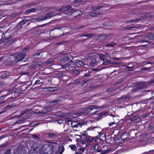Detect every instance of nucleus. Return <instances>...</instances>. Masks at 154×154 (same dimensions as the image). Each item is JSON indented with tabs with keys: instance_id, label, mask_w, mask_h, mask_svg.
<instances>
[{
	"instance_id": "obj_31",
	"label": "nucleus",
	"mask_w": 154,
	"mask_h": 154,
	"mask_svg": "<svg viewBox=\"0 0 154 154\" xmlns=\"http://www.w3.org/2000/svg\"><path fill=\"white\" fill-rule=\"evenodd\" d=\"M84 138L85 139L88 143H91V137L89 136H87L85 137H84Z\"/></svg>"
},
{
	"instance_id": "obj_60",
	"label": "nucleus",
	"mask_w": 154,
	"mask_h": 154,
	"mask_svg": "<svg viewBox=\"0 0 154 154\" xmlns=\"http://www.w3.org/2000/svg\"><path fill=\"white\" fill-rule=\"evenodd\" d=\"M80 82L79 80H77L76 81H75V84L76 85H77L80 83Z\"/></svg>"
},
{
	"instance_id": "obj_58",
	"label": "nucleus",
	"mask_w": 154,
	"mask_h": 154,
	"mask_svg": "<svg viewBox=\"0 0 154 154\" xmlns=\"http://www.w3.org/2000/svg\"><path fill=\"white\" fill-rule=\"evenodd\" d=\"M8 95L7 94H6L5 95H2L0 97V99H1L2 98H4L5 97H6Z\"/></svg>"
},
{
	"instance_id": "obj_40",
	"label": "nucleus",
	"mask_w": 154,
	"mask_h": 154,
	"mask_svg": "<svg viewBox=\"0 0 154 154\" xmlns=\"http://www.w3.org/2000/svg\"><path fill=\"white\" fill-rule=\"evenodd\" d=\"M87 135L88 134L86 133V131H85L81 134L80 137H83L84 138V137H85L87 136H88Z\"/></svg>"
},
{
	"instance_id": "obj_59",
	"label": "nucleus",
	"mask_w": 154,
	"mask_h": 154,
	"mask_svg": "<svg viewBox=\"0 0 154 154\" xmlns=\"http://www.w3.org/2000/svg\"><path fill=\"white\" fill-rule=\"evenodd\" d=\"M141 42L142 43H145V42L148 43V42L146 40H144L141 41Z\"/></svg>"
},
{
	"instance_id": "obj_9",
	"label": "nucleus",
	"mask_w": 154,
	"mask_h": 154,
	"mask_svg": "<svg viewBox=\"0 0 154 154\" xmlns=\"http://www.w3.org/2000/svg\"><path fill=\"white\" fill-rule=\"evenodd\" d=\"M0 34H1L2 35V39L0 40V44H1L5 40L8 39L11 37V35L9 33V30H8L4 34L2 32H0Z\"/></svg>"
},
{
	"instance_id": "obj_55",
	"label": "nucleus",
	"mask_w": 154,
	"mask_h": 154,
	"mask_svg": "<svg viewBox=\"0 0 154 154\" xmlns=\"http://www.w3.org/2000/svg\"><path fill=\"white\" fill-rule=\"evenodd\" d=\"M58 122L61 124H63V121L61 120H59L58 121Z\"/></svg>"
},
{
	"instance_id": "obj_27",
	"label": "nucleus",
	"mask_w": 154,
	"mask_h": 154,
	"mask_svg": "<svg viewBox=\"0 0 154 154\" xmlns=\"http://www.w3.org/2000/svg\"><path fill=\"white\" fill-rule=\"evenodd\" d=\"M82 113L81 112H74L71 114V116L73 117H76L80 116Z\"/></svg>"
},
{
	"instance_id": "obj_47",
	"label": "nucleus",
	"mask_w": 154,
	"mask_h": 154,
	"mask_svg": "<svg viewBox=\"0 0 154 154\" xmlns=\"http://www.w3.org/2000/svg\"><path fill=\"white\" fill-rule=\"evenodd\" d=\"M116 124L114 122L112 121V122H110L109 123V126H111L113 125H115Z\"/></svg>"
},
{
	"instance_id": "obj_54",
	"label": "nucleus",
	"mask_w": 154,
	"mask_h": 154,
	"mask_svg": "<svg viewBox=\"0 0 154 154\" xmlns=\"http://www.w3.org/2000/svg\"><path fill=\"white\" fill-rule=\"evenodd\" d=\"M29 118V116H28L26 115V116H25L23 117V119H23V120H22L23 121L25 119H28Z\"/></svg>"
},
{
	"instance_id": "obj_39",
	"label": "nucleus",
	"mask_w": 154,
	"mask_h": 154,
	"mask_svg": "<svg viewBox=\"0 0 154 154\" xmlns=\"http://www.w3.org/2000/svg\"><path fill=\"white\" fill-rule=\"evenodd\" d=\"M148 130L149 131H152L153 129L152 125V124H150L148 127Z\"/></svg>"
},
{
	"instance_id": "obj_10",
	"label": "nucleus",
	"mask_w": 154,
	"mask_h": 154,
	"mask_svg": "<svg viewBox=\"0 0 154 154\" xmlns=\"http://www.w3.org/2000/svg\"><path fill=\"white\" fill-rule=\"evenodd\" d=\"M137 88L132 90V93L135 92L140 90L143 89L147 87V84L145 83L139 82L137 83Z\"/></svg>"
},
{
	"instance_id": "obj_15",
	"label": "nucleus",
	"mask_w": 154,
	"mask_h": 154,
	"mask_svg": "<svg viewBox=\"0 0 154 154\" xmlns=\"http://www.w3.org/2000/svg\"><path fill=\"white\" fill-rule=\"evenodd\" d=\"M36 106H33L32 109H27L26 110H24L20 114V116H21L22 115H23L25 113H28V112H30V111L32 110H35L34 111L33 113L35 114H38L37 113H35L36 112L38 111V110L36 109L37 108L35 107H36Z\"/></svg>"
},
{
	"instance_id": "obj_33",
	"label": "nucleus",
	"mask_w": 154,
	"mask_h": 154,
	"mask_svg": "<svg viewBox=\"0 0 154 154\" xmlns=\"http://www.w3.org/2000/svg\"><path fill=\"white\" fill-rule=\"evenodd\" d=\"M65 28V27H60L59 28H55L54 29L52 30H51L50 31V35H51V34L53 33V32L54 31V30H56V29H58L59 30H63V29H64Z\"/></svg>"
},
{
	"instance_id": "obj_5",
	"label": "nucleus",
	"mask_w": 154,
	"mask_h": 154,
	"mask_svg": "<svg viewBox=\"0 0 154 154\" xmlns=\"http://www.w3.org/2000/svg\"><path fill=\"white\" fill-rule=\"evenodd\" d=\"M69 14V17H71V16L72 17L71 20H73L75 18L77 19L79 18L82 15V13L80 11L76 10L75 9L71 8Z\"/></svg>"
},
{
	"instance_id": "obj_48",
	"label": "nucleus",
	"mask_w": 154,
	"mask_h": 154,
	"mask_svg": "<svg viewBox=\"0 0 154 154\" xmlns=\"http://www.w3.org/2000/svg\"><path fill=\"white\" fill-rule=\"evenodd\" d=\"M22 121V120H18L14 122V125H16L17 124L20 123H21V122Z\"/></svg>"
},
{
	"instance_id": "obj_34",
	"label": "nucleus",
	"mask_w": 154,
	"mask_h": 154,
	"mask_svg": "<svg viewBox=\"0 0 154 154\" xmlns=\"http://www.w3.org/2000/svg\"><path fill=\"white\" fill-rule=\"evenodd\" d=\"M10 75V73L9 72H5L2 75V77L3 78H5L8 77Z\"/></svg>"
},
{
	"instance_id": "obj_20",
	"label": "nucleus",
	"mask_w": 154,
	"mask_h": 154,
	"mask_svg": "<svg viewBox=\"0 0 154 154\" xmlns=\"http://www.w3.org/2000/svg\"><path fill=\"white\" fill-rule=\"evenodd\" d=\"M64 150V146L62 145H60L58 147V151L56 152L55 154H62Z\"/></svg>"
},
{
	"instance_id": "obj_18",
	"label": "nucleus",
	"mask_w": 154,
	"mask_h": 154,
	"mask_svg": "<svg viewBox=\"0 0 154 154\" xmlns=\"http://www.w3.org/2000/svg\"><path fill=\"white\" fill-rule=\"evenodd\" d=\"M75 64H76V66L77 67L79 68L86 65L85 62L81 60H76L75 62H74Z\"/></svg>"
},
{
	"instance_id": "obj_8",
	"label": "nucleus",
	"mask_w": 154,
	"mask_h": 154,
	"mask_svg": "<svg viewBox=\"0 0 154 154\" xmlns=\"http://www.w3.org/2000/svg\"><path fill=\"white\" fill-rule=\"evenodd\" d=\"M73 65L75 66V65L73 62V61L72 60H70L68 63L64 65L61 66L62 67L64 68H66V67H68L67 69L68 70L72 71L74 70L75 68L74 66H71V65Z\"/></svg>"
},
{
	"instance_id": "obj_30",
	"label": "nucleus",
	"mask_w": 154,
	"mask_h": 154,
	"mask_svg": "<svg viewBox=\"0 0 154 154\" xmlns=\"http://www.w3.org/2000/svg\"><path fill=\"white\" fill-rule=\"evenodd\" d=\"M36 9L35 8H32L30 9H28L26 10V13L27 14H29L31 12H33L35 11Z\"/></svg>"
},
{
	"instance_id": "obj_42",
	"label": "nucleus",
	"mask_w": 154,
	"mask_h": 154,
	"mask_svg": "<svg viewBox=\"0 0 154 154\" xmlns=\"http://www.w3.org/2000/svg\"><path fill=\"white\" fill-rule=\"evenodd\" d=\"M126 133H123L122 134V136H121V138L122 139H123L124 140H125L126 138L127 137V136H125L126 135Z\"/></svg>"
},
{
	"instance_id": "obj_16",
	"label": "nucleus",
	"mask_w": 154,
	"mask_h": 154,
	"mask_svg": "<svg viewBox=\"0 0 154 154\" xmlns=\"http://www.w3.org/2000/svg\"><path fill=\"white\" fill-rule=\"evenodd\" d=\"M91 150L93 151V152H100L102 151V150L101 149H99L98 145L97 144L94 145L92 146L91 147Z\"/></svg>"
},
{
	"instance_id": "obj_38",
	"label": "nucleus",
	"mask_w": 154,
	"mask_h": 154,
	"mask_svg": "<svg viewBox=\"0 0 154 154\" xmlns=\"http://www.w3.org/2000/svg\"><path fill=\"white\" fill-rule=\"evenodd\" d=\"M26 20H23L21 21L19 23V24L22 26L26 24Z\"/></svg>"
},
{
	"instance_id": "obj_1",
	"label": "nucleus",
	"mask_w": 154,
	"mask_h": 154,
	"mask_svg": "<svg viewBox=\"0 0 154 154\" xmlns=\"http://www.w3.org/2000/svg\"><path fill=\"white\" fill-rule=\"evenodd\" d=\"M48 144H44L41 148L40 154H51L52 153L54 148L56 146V143L50 142Z\"/></svg>"
},
{
	"instance_id": "obj_25",
	"label": "nucleus",
	"mask_w": 154,
	"mask_h": 154,
	"mask_svg": "<svg viewBox=\"0 0 154 154\" xmlns=\"http://www.w3.org/2000/svg\"><path fill=\"white\" fill-rule=\"evenodd\" d=\"M116 43L115 42H113L112 43H110L105 44L104 46L106 47H113L116 44Z\"/></svg>"
},
{
	"instance_id": "obj_46",
	"label": "nucleus",
	"mask_w": 154,
	"mask_h": 154,
	"mask_svg": "<svg viewBox=\"0 0 154 154\" xmlns=\"http://www.w3.org/2000/svg\"><path fill=\"white\" fill-rule=\"evenodd\" d=\"M72 120V119L70 118H66L65 119V122H70Z\"/></svg>"
},
{
	"instance_id": "obj_62",
	"label": "nucleus",
	"mask_w": 154,
	"mask_h": 154,
	"mask_svg": "<svg viewBox=\"0 0 154 154\" xmlns=\"http://www.w3.org/2000/svg\"><path fill=\"white\" fill-rule=\"evenodd\" d=\"M136 117L135 116H134L133 115H131V120H132V119H134Z\"/></svg>"
},
{
	"instance_id": "obj_53",
	"label": "nucleus",
	"mask_w": 154,
	"mask_h": 154,
	"mask_svg": "<svg viewBox=\"0 0 154 154\" xmlns=\"http://www.w3.org/2000/svg\"><path fill=\"white\" fill-rule=\"evenodd\" d=\"M128 97L127 96H125L124 95L122 96L121 97L119 98V99H123L124 100H125V99L127 98Z\"/></svg>"
},
{
	"instance_id": "obj_2",
	"label": "nucleus",
	"mask_w": 154,
	"mask_h": 154,
	"mask_svg": "<svg viewBox=\"0 0 154 154\" xmlns=\"http://www.w3.org/2000/svg\"><path fill=\"white\" fill-rule=\"evenodd\" d=\"M87 60L88 61L89 66H94L100 64V62L97 61L98 58L95 55L94 53L88 54L87 56Z\"/></svg>"
},
{
	"instance_id": "obj_36",
	"label": "nucleus",
	"mask_w": 154,
	"mask_h": 154,
	"mask_svg": "<svg viewBox=\"0 0 154 154\" xmlns=\"http://www.w3.org/2000/svg\"><path fill=\"white\" fill-rule=\"evenodd\" d=\"M69 147L72 150H75L76 149V147L75 145H71L69 146Z\"/></svg>"
},
{
	"instance_id": "obj_17",
	"label": "nucleus",
	"mask_w": 154,
	"mask_h": 154,
	"mask_svg": "<svg viewBox=\"0 0 154 154\" xmlns=\"http://www.w3.org/2000/svg\"><path fill=\"white\" fill-rule=\"evenodd\" d=\"M71 6L70 5L64 6L59 9L58 11L61 12H65L69 10L70 11L71 9Z\"/></svg>"
},
{
	"instance_id": "obj_49",
	"label": "nucleus",
	"mask_w": 154,
	"mask_h": 154,
	"mask_svg": "<svg viewBox=\"0 0 154 154\" xmlns=\"http://www.w3.org/2000/svg\"><path fill=\"white\" fill-rule=\"evenodd\" d=\"M17 40V39L16 38H13L11 40H9V42L11 43L15 42Z\"/></svg>"
},
{
	"instance_id": "obj_7",
	"label": "nucleus",
	"mask_w": 154,
	"mask_h": 154,
	"mask_svg": "<svg viewBox=\"0 0 154 154\" xmlns=\"http://www.w3.org/2000/svg\"><path fill=\"white\" fill-rule=\"evenodd\" d=\"M104 7L103 6H97L93 8V12L90 14L92 17H97L100 15L102 14L103 12L100 11H95L101 8Z\"/></svg>"
},
{
	"instance_id": "obj_19",
	"label": "nucleus",
	"mask_w": 154,
	"mask_h": 154,
	"mask_svg": "<svg viewBox=\"0 0 154 154\" xmlns=\"http://www.w3.org/2000/svg\"><path fill=\"white\" fill-rule=\"evenodd\" d=\"M84 125V123H77L75 122H73L71 123V125L73 128L81 127L82 125Z\"/></svg>"
},
{
	"instance_id": "obj_61",
	"label": "nucleus",
	"mask_w": 154,
	"mask_h": 154,
	"mask_svg": "<svg viewBox=\"0 0 154 154\" xmlns=\"http://www.w3.org/2000/svg\"><path fill=\"white\" fill-rule=\"evenodd\" d=\"M60 101V100H56L54 101V102L55 103H58Z\"/></svg>"
},
{
	"instance_id": "obj_32",
	"label": "nucleus",
	"mask_w": 154,
	"mask_h": 154,
	"mask_svg": "<svg viewBox=\"0 0 154 154\" xmlns=\"http://www.w3.org/2000/svg\"><path fill=\"white\" fill-rule=\"evenodd\" d=\"M140 20L139 19H136V20H131L129 21H128L126 22L127 23H128L130 22H134V23H137L138 21H140Z\"/></svg>"
},
{
	"instance_id": "obj_43",
	"label": "nucleus",
	"mask_w": 154,
	"mask_h": 154,
	"mask_svg": "<svg viewBox=\"0 0 154 154\" xmlns=\"http://www.w3.org/2000/svg\"><path fill=\"white\" fill-rule=\"evenodd\" d=\"M151 67H144L141 69V70L143 71H146L149 70L151 69Z\"/></svg>"
},
{
	"instance_id": "obj_29",
	"label": "nucleus",
	"mask_w": 154,
	"mask_h": 154,
	"mask_svg": "<svg viewBox=\"0 0 154 154\" xmlns=\"http://www.w3.org/2000/svg\"><path fill=\"white\" fill-rule=\"evenodd\" d=\"M96 35V34L94 33H91L86 34V37H87V38H90L93 37Z\"/></svg>"
},
{
	"instance_id": "obj_14",
	"label": "nucleus",
	"mask_w": 154,
	"mask_h": 154,
	"mask_svg": "<svg viewBox=\"0 0 154 154\" xmlns=\"http://www.w3.org/2000/svg\"><path fill=\"white\" fill-rule=\"evenodd\" d=\"M15 55H16V58L18 62L23 60L26 54L23 52H17Z\"/></svg>"
},
{
	"instance_id": "obj_63",
	"label": "nucleus",
	"mask_w": 154,
	"mask_h": 154,
	"mask_svg": "<svg viewBox=\"0 0 154 154\" xmlns=\"http://www.w3.org/2000/svg\"><path fill=\"white\" fill-rule=\"evenodd\" d=\"M114 59L115 60H120V59L119 58H116V57L114 58Z\"/></svg>"
},
{
	"instance_id": "obj_3",
	"label": "nucleus",
	"mask_w": 154,
	"mask_h": 154,
	"mask_svg": "<svg viewBox=\"0 0 154 154\" xmlns=\"http://www.w3.org/2000/svg\"><path fill=\"white\" fill-rule=\"evenodd\" d=\"M101 107H99L96 105L86 106L84 108L85 112L90 115L96 114L98 111L97 110V109H100Z\"/></svg>"
},
{
	"instance_id": "obj_56",
	"label": "nucleus",
	"mask_w": 154,
	"mask_h": 154,
	"mask_svg": "<svg viewBox=\"0 0 154 154\" xmlns=\"http://www.w3.org/2000/svg\"><path fill=\"white\" fill-rule=\"evenodd\" d=\"M41 54V53L36 54H35L33 56H34L35 58V57H36L37 56H39Z\"/></svg>"
},
{
	"instance_id": "obj_11",
	"label": "nucleus",
	"mask_w": 154,
	"mask_h": 154,
	"mask_svg": "<svg viewBox=\"0 0 154 154\" xmlns=\"http://www.w3.org/2000/svg\"><path fill=\"white\" fill-rule=\"evenodd\" d=\"M99 138L100 140H103L106 139L105 135L104 134H101L100 136L98 135L94 137H91L92 139H91V143H94L97 142Z\"/></svg>"
},
{
	"instance_id": "obj_52",
	"label": "nucleus",
	"mask_w": 154,
	"mask_h": 154,
	"mask_svg": "<svg viewBox=\"0 0 154 154\" xmlns=\"http://www.w3.org/2000/svg\"><path fill=\"white\" fill-rule=\"evenodd\" d=\"M29 49L28 48H26L23 49V50L21 52H23L24 53H25V52L26 51L28 50Z\"/></svg>"
},
{
	"instance_id": "obj_64",
	"label": "nucleus",
	"mask_w": 154,
	"mask_h": 154,
	"mask_svg": "<svg viewBox=\"0 0 154 154\" xmlns=\"http://www.w3.org/2000/svg\"><path fill=\"white\" fill-rule=\"evenodd\" d=\"M150 103H154V100H152L150 101Z\"/></svg>"
},
{
	"instance_id": "obj_41",
	"label": "nucleus",
	"mask_w": 154,
	"mask_h": 154,
	"mask_svg": "<svg viewBox=\"0 0 154 154\" xmlns=\"http://www.w3.org/2000/svg\"><path fill=\"white\" fill-rule=\"evenodd\" d=\"M88 73L89 71L88 70H86V73H85V74L83 75V76L85 77H89L90 76V75Z\"/></svg>"
},
{
	"instance_id": "obj_26",
	"label": "nucleus",
	"mask_w": 154,
	"mask_h": 154,
	"mask_svg": "<svg viewBox=\"0 0 154 154\" xmlns=\"http://www.w3.org/2000/svg\"><path fill=\"white\" fill-rule=\"evenodd\" d=\"M148 38L151 40H154V34L152 33H149L147 35Z\"/></svg>"
},
{
	"instance_id": "obj_22",
	"label": "nucleus",
	"mask_w": 154,
	"mask_h": 154,
	"mask_svg": "<svg viewBox=\"0 0 154 154\" xmlns=\"http://www.w3.org/2000/svg\"><path fill=\"white\" fill-rule=\"evenodd\" d=\"M85 149L83 147H79L76 150L75 153L76 154H82L84 152Z\"/></svg>"
},
{
	"instance_id": "obj_57",
	"label": "nucleus",
	"mask_w": 154,
	"mask_h": 154,
	"mask_svg": "<svg viewBox=\"0 0 154 154\" xmlns=\"http://www.w3.org/2000/svg\"><path fill=\"white\" fill-rule=\"evenodd\" d=\"M4 154H10V152L8 150L6 151Z\"/></svg>"
},
{
	"instance_id": "obj_51",
	"label": "nucleus",
	"mask_w": 154,
	"mask_h": 154,
	"mask_svg": "<svg viewBox=\"0 0 154 154\" xmlns=\"http://www.w3.org/2000/svg\"><path fill=\"white\" fill-rule=\"evenodd\" d=\"M139 28V27H135V26H133V27H127L126 29H131L132 28Z\"/></svg>"
},
{
	"instance_id": "obj_50",
	"label": "nucleus",
	"mask_w": 154,
	"mask_h": 154,
	"mask_svg": "<svg viewBox=\"0 0 154 154\" xmlns=\"http://www.w3.org/2000/svg\"><path fill=\"white\" fill-rule=\"evenodd\" d=\"M32 137L34 138H38L39 137L36 134H32Z\"/></svg>"
},
{
	"instance_id": "obj_28",
	"label": "nucleus",
	"mask_w": 154,
	"mask_h": 154,
	"mask_svg": "<svg viewBox=\"0 0 154 154\" xmlns=\"http://www.w3.org/2000/svg\"><path fill=\"white\" fill-rule=\"evenodd\" d=\"M111 119L113 120V121L116 123H117L119 122V119H118V117L116 116H111Z\"/></svg>"
},
{
	"instance_id": "obj_23",
	"label": "nucleus",
	"mask_w": 154,
	"mask_h": 154,
	"mask_svg": "<svg viewBox=\"0 0 154 154\" xmlns=\"http://www.w3.org/2000/svg\"><path fill=\"white\" fill-rule=\"evenodd\" d=\"M111 35V34H101L99 35V37L100 38L104 40L108 37Z\"/></svg>"
},
{
	"instance_id": "obj_12",
	"label": "nucleus",
	"mask_w": 154,
	"mask_h": 154,
	"mask_svg": "<svg viewBox=\"0 0 154 154\" xmlns=\"http://www.w3.org/2000/svg\"><path fill=\"white\" fill-rule=\"evenodd\" d=\"M8 61L11 64H15L18 62L15 55H10L8 58Z\"/></svg>"
},
{
	"instance_id": "obj_4",
	"label": "nucleus",
	"mask_w": 154,
	"mask_h": 154,
	"mask_svg": "<svg viewBox=\"0 0 154 154\" xmlns=\"http://www.w3.org/2000/svg\"><path fill=\"white\" fill-rule=\"evenodd\" d=\"M99 56L100 59L103 62L100 63L101 65H107L111 63L110 60L111 57L108 54H99Z\"/></svg>"
},
{
	"instance_id": "obj_35",
	"label": "nucleus",
	"mask_w": 154,
	"mask_h": 154,
	"mask_svg": "<svg viewBox=\"0 0 154 154\" xmlns=\"http://www.w3.org/2000/svg\"><path fill=\"white\" fill-rule=\"evenodd\" d=\"M96 115H98V119H100L103 117V115H104V113L103 112H100V113H98V112L96 113Z\"/></svg>"
},
{
	"instance_id": "obj_44",
	"label": "nucleus",
	"mask_w": 154,
	"mask_h": 154,
	"mask_svg": "<svg viewBox=\"0 0 154 154\" xmlns=\"http://www.w3.org/2000/svg\"><path fill=\"white\" fill-rule=\"evenodd\" d=\"M43 82H41L40 80H37L35 82L34 85H38L43 83Z\"/></svg>"
},
{
	"instance_id": "obj_37",
	"label": "nucleus",
	"mask_w": 154,
	"mask_h": 154,
	"mask_svg": "<svg viewBox=\"0 0 154 154\" xmlns=\"http://www.w3.org/2000/svg\"><path fill=\"white\" fill-rule=\"evenodd\" d=\"M54 62V61L53 60L48 59L45 62V63L46 64H49L52 63H53Z\"/></svg>"
},
{
	"instance_id": "obj_45",
	"label": "nucleus",
	"mask_w": 154,
	"mask_h": 154,
	"mask_svg": "<svg viewBox=\"0 0 154 154\" xmlns=\"http://www.w3.org/2000/svg\"><path fill=\"white\" fill-rule=\"evenodd\" d=\"M126 67L128 69L132 68L133 67V66L132 64L129 63L127 66H126Z\"/></svg>"
},
{
	"instance_id": "obj_6",
	"label": "nucleus",
	"mask_w": 154,
	"mask_h": 154,
	"mask_svg": "<svg viewBox=\"0 0 154 154\" xmlns=\"http://www.w3.org/2000/svg\"><path fill=\"white\" fill-rule=\"evenodd\" d=\"M35 107L37 108L36 109L38 110V111L35 112L38 114H45L51 111L52 110L51 107L50 106H45L42 107L41 106H37Z\"/></svg>"
},
{
	"instance_id": "obj_21",
	"label": "nucleus",
	"mask_w": 154,
	"mask_h": 154,
	"mask_svg": "<svg viewBox=\"0 0 154 154\" xmlns=\"http://www.w3.org/2000/svg\"><path fill=\"white\" fill-rule=\"evenodd\" d=\"M55 15L53 14V13H51L46 14L43 18H42L41 20V21L46 20L54 16Z\"/></svg>"
},
{
	"instance_id": "obj_24",
	"label": "nucleus",
	"mask_w": 154,
	"mask_h": 154,
	"mask_svg": "<svg viewBox=\"0 0 154 154\" xmlns=\"http://www.w3.org/2000/svg\"><path fill=\"white\" fill-rule=\"evenodd\" d=\"M70 59L68 56H65L62 58L61 60L62 63H64Z\"/></svg>"
},
{
	"instance_id": "obj_13",
	"label": "nucleus",
	"mask_w": 154,
	"mask_h": 154,
	"mask_svg": "<svg viewBox=\"0 0 154 154\" xmlns=\"http://www.w3.org/2000/svg\"><path fill=\"white\" fill-rule=\"evenodd\" d=\"M48 137L52 139H56L58 136V134L53 131H50L47 133Z\"/></svg>"
}]
</instances>
